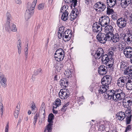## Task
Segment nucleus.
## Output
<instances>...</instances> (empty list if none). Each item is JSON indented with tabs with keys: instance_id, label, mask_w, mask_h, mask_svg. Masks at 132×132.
Returning a JSON list of instances; mask_svg holds the SVG:
<instances>
[{
	"instance_id": "nucleus-1",
	"label": "nucleus",
	"mask_w": 132,
	"mask_h": 132,
	"mask_svg": "<svg viewBox=\"0 0 132 132\" xmlns=\"http://www.w3.org/2000/svg\"><path fill=\"white\" fill-rule=\"evenodd\" d=\"M105 97L108 98L109 100H110L112 98L115 102H117L122 100H123V105L124 106L127 108H129L132 104V99L128 100L127 101L124 98L125 96V95L122 90L120 89H116L115 90L112 89L109 91L105 94Z\"/></svg>"
},
{
	"instance_id": "nucleus-2",
	"label": "nucleus",
	"mask_w": 132,
	"mask_h": 132,
	"mask_svg": "<svg viewBox=\"0 0 132 132\" xmlns=\"http://www.w3.org/2000/svg\"><path fill=\"white\" fill-rule=\"evenodd\" d=\"M116 118L117 120L122 121L126 118V124H130L131 121L132 116V110L131 108L126 109L125 112L121 111L117 113Z\"/></svg>"
},
{
	"instance_id": "nucleus-3",
	"label": "nucleus",
	"mask_w": 132,
	"mask_h": 132,
	"mask_svg": "<svg viewBox=\"0 0 132 132\" xmlns=\"http://www.w3.org/2000/svg\"><path fill=\"white\" fill-rule=\"evenodd\" d=\"M37 0H34V2L31 3L28 2L27 5V8L25 14V18L26 20H27L31 17L34 14V10Z\"/></svg>"
},
{
	"instance_id": "nucleus-4",
	"label": "nucleus",
	"mask_w": 132,
	"mask_h": 132,
	"mask_svg": "<svg viewBox=\"0 0 132 132\" xmlns=\"http://www.w3.org/2000/svg\"><path fill=\"white\" fill-rule=\"evenodd\" d=\"M127 63L124 62H122L120 64V69L123 70L125 69L124 71V74L128 75L129 77L132 76V65H130L127 67Z\"/></svg>"
},
{
	"instance_id": "nucleus-5",
	"label": "nucleus",
	"mask_w": 132,
	"mask_h": 132,
	"mask_svg": "<svg viewBox=\"0 0 132 132\" xmlns=\"http://www.w3.org/2000/svg\"><path fill=\"white\" fill-rule=\"evenodd\" d=\"M96 38L98 41L103 44L105 43L106 41H110L111 39V37L109 36L108 34L102 33H100L97 34Z\"/></svg>"
},
{
	"instance_id": "nucleus-6",
	"label": "nucleus",
	"mask_w": 132,
	"mask_h": 132,
	"mask_svg": "<svg viewBox=\"0 0 132 132\" xmlns=\"http://www.w3.org/2000/svg\"><path fill=\"white\" fill-rule=\"evenodd\" d=\"M95 7V10L98 12H101L104 11L106 9V6L103 2L101 1L96 3L94 5Z\"/></svg>"
},
{
	"instance_id": "nucleus-7",
	"label": "nucleus",
	"mask_w": 132,
	"mask_h": 132,
	"mask_svg": "<svg viewBox=\"0 0 132 132\" xmlns=\"http://www.w3.org/2000/svg\"><path fill=\"white\" fill-rule=\"evenodd\" d=\"M62 34V37L65 42L69 40L72 36L71 31L69 29L65 30Z\"/></svg>"
},
{
	"instance_id": "nucleus-8",
	"label": "nucleus",
	"mask_w": 132,
	"mask_h": 132,
	"mask_svg": "<svg viewBox=\"0 0 132 132\" xmlns=\"http://www.w3.org/2000/svg\"><path fill=\"white\" fill-rule=\"evenodd\" d=\"M128 78L125 76L121 77L117 80V85L118 86L122 87L126 85L127 81Z\"/></svg>"
},
{
	"instance_id": "nucleus-9",
	"label": "nucleus",
	"mask_w": 132,
	"mask_h": 132,
	"mask_svg": "<svg viewBox=\"0 0 132 132\" xmlns=\"http://www.w3.org/2000/svg\"><path fill=\"white\" fill-rule=\"evenodd\" d=\"M70 94L69 90L65 88L60 90L59 93V95L61 99H65L67 98Z\"/></svg>"
},
{
	"instance_id": "nucleus-10",
	"label": "nucleus",
	"mask_w": 132,
	"mask_h": 132,
	"mask_svg": "<svg viewBox=\"0 0 132 132\" xmlns=\"http://www.w3.org/2000/svg\"><path fill=\"white\" fill-rule=\"evenodd\" d=\"M64 8H65V12L63 13V14L61 16V19L63 21H66L67 20L68 18V14L69 13L67 11V10H68V7L67 6H65L64 5L61 8L60 12L61 13L63 12L62 11H64L63 10Z\"/></svg>"
},
{
	"instance_id": "nucleus-11",
	"label": "nucleus",
	"mask_w": 132,
	"mask_h": 132,
	"mask_svg": "<svg viewBox=\"0 0 132 132\" xmlns=\"http://www.w3.org/2000/svg\"><path fill=\"white\" fill-rule=\"evenodd\" d=\"M117 24L120 28H124L126 25L127 20L124 18H120L117 20Z\"/></svg>"
},
{
	"instance_id": "nucleus-12",
	"label": "nucleus",
	"mask_w": 132,
	"mask_h": 132,
	"mask_svg": "<svg viewBox=\"0 0 132 132\" xmlns=\"http://www.w3.org/2000/svg\"><path fill=\"white\" fill-rule=\"evenodd\" d=\"M103 28L99 22H96L94 23L92 27L93 31L94 32L99 33L102 31Z\"/></svg>"
},
{
	"instance_id": "nucleus-13",
	"label": "nucleus",
	"mask_w": 132,
	"mask_h": 132,
	"mask_svg": "<svg viewBox=\"0 0 132 132\" xmlns=\"http://www.w3.org/2000/svg\"><path fill=\"white\" fill-rule=\"evenodd\" d=\"M123 53L126 57L131 58L132 57V48L128 46L125 47L123 50Z\"/></svg>"
},
{
	"instance_id": "nucleus-14",
	"label": "nucleus",
	"mask_w": 132,
	"mask_h": 132,
	"mask_svg": "<svg viewBox=\"0 0 132 132\" xmlns=\"http://www.w3.org/2000/svg\"><path fill=\"white\" fill-rule=\"evenodd\" d=\"M122 35L123 36V39L124 41L127 44H130L132 42V35L130 33H126L124 34H121L120 35Z\"/></svg>"
},
{
	"instance_id": "nucleus-15",
	"label": "nucleus",
	"mask_w": 132,
	"mask_h": 132,
	"mask_svg": "<svg viewBox=\"0 0 132 132\" xmlns=\"http://www.w3.org/2000/svg\"><path fill=\"white\" fill-rule=\"evenodd\" d=\"M103 28L104 31L106 33V34H108L110 37L112 36L114 29L112 26L110 25H107Z\"/></svg>"
},
{
	"instance_id": "nucleus-16",
	"label": "nucleus",
	"mask_w": 132,
	"mask_h": 132,
	"mask_svg": "<svg viewBox=\"0 0 132 132\" xmlns=\"http://www.w3.org/2000/svg\"><path fill=\"white\" fill-rule=\"evenodd\" d=\"M104 53L103 50L102 48H98L94 55V57L95 59L98 60L103 55Z\"/></svg>"
},
{
	"instance_id": "nucleus-17",
	"label": "nucleus",
	"mask_w": 132,
	"mask_h": 132,
	"mask_svg": "<svg viewBox=\"0 0 132 132\" xmlns=\"http://www.w3.org/2000/svg\"><path fill=\"white\" fill-rule=\"evenodd\" d=\"M107 67L104 65L100 66L98 68V72L101 75H104L106 74L108 72Z\"/></svg>"
},
{
	"instance_id": "nucleus-18",
	"label": "nucleus",
	"mask_w": 132,
	"mask_h": 132,
	"mask_svg": "<svg viewBox=\"0 0 132 132\" xmlns=\"http://www.w3.org/2000/svg\"><path fill=\"white\" fill-rule=\"evenodd\" d=\"M102 19L100 22V24L102 26L103 28L105 26H107L108 25V23H109L110 22V19L109 17L107 16H102L101 17Z\"/></svg>"
},
{
	"instance_id": "nucleus-19",
	"label": "nucleus",
	"mask_w": 132,
	"mask_h": 132,
	"mask_svg": "<svg viewBox=\"0 0 132 132\" xmlns=\"http://www.w3.org/2000/svg\"><path fill=\"white\" fill-rule=\"evenodd\" d=\"M0 81L2 86L4 87L7 86V79L2 72L0 73Z\"/></svg>"
},
{
	"instance_id": "nucleus-20",
	"label": "nucleus",
	"mask_w": 132,
	"mask_h": 132,
	"mask_svg": "<svg viewBox=\"0 0 132 132\" xmlns=\"http://www.w3.org/2000/svg\"><path fill=\"white\" fill-rule=\"evenodd\" d=\"M59 55H54L55 59L57 61L59 62L63 60L64 56V51L59 54Z\"/></svg>"
},
{
	"instance_id": "nucleus-21",
	"label": "nucleus",
	"mask_w": 132,
	"mask_h": 132,
	"mask_svg": "<svg viewBox=\"0 0 132 132\" xmlns=\"http://www.w3.org/2000/svg\"><path fill=\"white\" fill-rule=\"evenodd\" d=\"M126 87L127 90H132V77L128 78L126 84Z\"/></svg>"
},
{
	"instance_id": "nucleus-22",
	"label": "nucleus",
	"mask_w": 132,
	"mask_h": 132,
	"mask_svg": "<svg viewBox=\"0 0 132 132\" xmlns=\"http://www.w3.org/2000/svg\"><path fill=\"white\" fill-rule=\"evenodd\" d=\"M121 6L122 7L126 8L131 3V0H121Z\"/></svg>"
},
{
	"instance_id": "nucleus-23",
	"label": "nucleus",
	"mask_w": 132,
	"mask_h": 132,
	"mask_svg": "<svg viewBox=\"0 0 132 132\" xmlns=\"http://www.w3.org/2000/svg\"><path fill=\"white\" fill-rule=\"evenodd\" d=\"M107 89H107V88H105L104 86L102 85L101 86V87H100V88L98 89V91L99 93L100 94H103V93H104V97L105 98L109 100L108 98H106L104 96L105 94H106L108 91L112 90H109L108 91H106Z\"/></svg>"
},
{
	"instance_id": "nucleus-24",
	"label": "nucleus",
	"mask_w": 132,
	"mask_h": 132,
	"mask_svg": "<svg viewBox=\"0 0 132 132\" xmlns=\"http://www.w3.org/2000/svg\"><path fill=\"white\" fill-rule=\"evenodd\" d=\"M106 3L109 7H112L116 3V0H106Z\"/></svg>"
},
{
	"instance_id": "nucleus-25",
	"label": "nucleus",
	"mask_w": 132,
	"mask_h": 132,
	"mask_svg": "<svg viewBox=\"0 0 132 132\" xmlns=\"http://www.w3.org/2000/svg\"><path fill=\"white\" fill-rule=\"evenodd\" d=\"M65 28L63 26H61L59 28L58 32V37L59 39H61L62 38V33L64 32L66 30Z\"/></svg>"
},
{
	"instance_id": "nucleus-26",
	"label": "nucleus",
	"mask_w": 132,
	"mask_h": 132,
	"mask_svg": "<svg viewBox=\"0 0 132 132\" xmlns=\"http://www.w3.org/2000/svg\"><path fill=\"white\" fill-rule=\"evenodd\" d=\"M111 40H112V42L114 43H116L118 42L119 40V36L118 34H115L114 35L113 34V36H111Z\"/></svg>"
},
{
	"instance_id": "nucleus-27",
	"label": "nucleus",
	"mask_w": 132,
	"mask_h": 132,
	"mask_svg": "<svg viewBox=\"0 0 132 132\" xmlns=\"http://www.w3.org/2000/svg\"><path fill=\"white\" fill-rule=\"evenodd\" d=\"M108 56L106 54L103 55L101 57L102 63L106 65L109 62V60L108 59Z\"/></svg>"
},
{
	"instance_id": "nucleus-28",
	"label": "nucleus",
	"mask_w": 132,
	"mask_h": 132,
	"mask_svg": "<svg viewBox=\"0 0 132 132\" xmlns=\"http://www.w3.org/2000/svg\"><path fill=\"white\" fill-rule=\"evenodd\" d=\"M65 3H72L71 4V7H72V6H73L74 7H75L77 4V0H64Z\"/></svg>"
},
{
	"instance_id": "nucleus-29",
	"label": "nucleus",
	"mask_w": 132,
	"mask_h": 132,
	"mask_svg": "<svg viewBox=\"0 0 132 132\" xmlns=\"http://www.w3.org/2000/svg\"><path fill=\"white\" fill-rule=\"evenodd\" d=\"M111 81L109 80L102 81L101 83L103 86H104L107 89L109 88V85H110Z\"/></svg>"
},
{
	"instance_id": "nucleus-30",
	"label": "nucleus",
	"mask_w": 132,
	"mask_h": 132,
	"mask_svg": "<svg viewBox=\"0 0 132 132\" xmlns=\"http://www.w3.org/2000/svg\"><path fill=\"white\" fill-rule=\"evenodd\" d=\"M53 108H56L58 106H59L61 105V102L60 100L57 98L56 99L55 102L53 103Z\"/></svg>"
},
{
	"instance_id": "nucleus-31",
	"label": "nucleus",
	"mask_w": 132,
	"mask_h": 132,
	"mask_svg": "<svg viewBox=\"0 0 132 132\" xmlns=\"http://www.w3.org/2000/svg\"><path fill=\"white\" fill-rule=\"evenodd\" d=\"M54 118V116L53 114L52 113L49 114L48 117V121L49 122L48 124H51L53 123V120Z\"/></svg>"
},
{
	"instance_id": "nucleus-32",
	"label": "nucleus",
	"mask_w": 132,
	"mask_h": 132,
	"mask_svg": "<svg viewBox=\"0 0 132 132\" xmlns=\"http://www.w3.org/2000/svg\"><path fill=\"white\" fill-rule=\"evenodd\" d=\"M112 79V77L110 75H106L103 77L102 80V81L103 80V81L109 80L111 81Z\"/></svg>"
},
{
	"instance_id": "nucleus-33",
	"label": "nucleus",
	"mask_w": 132,
	"mask_h": 132,
	"mask_svg": "<svg viewBox=\"0 0 132 132\" xmlns=\"http://www.w3.org/2000/svg\"><path fill=\"white\" fill-rule=\"evenodd\" d=\"M71 71L69 70H66L64 72V75L68 78H69V77H71Z\"/></svg>"
},
{
	"instance_id": "nucleus-34",
	"label": "nucleus",
	"mask_w": 132,
	"mask_h": 132,
	"mask_svg": "<svg viewBox=\"0 0 132 132\" xmlns=\"http://www.w3.org/2000/svg\"><path fill=\"white\" fill-rule=\"evenodd\" d=\"M18 41L19 42V44L18 45L17 47L18 48V53L20 54L21 53V43L20 40H19Z\"/></svg>"
},
{
	"instance_id": "nucleus-35",
	"label": "nucleus",
	"mask_w": 132,
	"mask_h": 132,
	"mask_svg": "<svg viewBox=\"0 0 132 132\" xmlns=\"http://www.w3.org/2000/svg\"><path fill=\"white\" fill-rule=\"evenodd\" d=\"M114 12V10L108 7H107L106 11L107 14L108 15L112 14Z\"/></svg>"
},
{
	"instance_id": "nucleus-36",
	"label": "nucleus",
	"mask_w": 132,
	"mask_h": 132,
	"mask_svg": "<svg viewBox=\"0 0 132 132\" xmlns=\"http://www.w3.org/2000/svg\"><path fill=\"white\" fill-rule=\"evenodd\" d=\"M11 30L13 32L16 31L17 29L15 24L13 23L11 24Z\"/></svg>"
},
{
	"instance_id": "nucleus-37",
	"label": "nucleus",
	"mask_w": 132,
	"mask_h": 132,
	"mask_svg": "<svg viewBox=\"0 0 132 132\" xmlns=\"http://www.w3.org/2000/svg\"><path fill=\"white\" fill-rule=\"evenodd\" d=\"M112 18L114 20H117L118 18V16L116 12H114L112 14Z\"/></svg>"
},
{
	"instance_id": "nucleus-38",
	"label": "nucleus",
	"mask_w": 132,
	"mask_h": 132,
	"mask_svg": "<svg viewBox=\"0 0 132 132\" xmlns=\"http://www.w3.org/2000/svg\"><path fill=\"white\" fill-rule=\"evenodd\" d=\"M28 44H27V47L25 48L24 50V55L26 57V60L27 59L28 57Z\"/></svg>"
},
{
	"instance_id": "nucleus-39",
	"label": "nucleus",
	"mask_w": 132,
	"mask_h": 132,
	"mask_svg": "<svg viewBox=\"0 0 132 132\" xmlns=\"http://www.w3.org/2000/svg\"><path fill=\"white\" fill-rule=\"evenodd\" d=\"M64 50L62 49L59 48L56 51L54 55H56L58 56L59 55V53H61Z\"/></svg>"
},
{
	"instance_id": "nucleus-40",
	"label": "nucleus",
	"mask_w": 132,
	"mask_h": 132,
	"mask_svg": "<svg viewBox=\"0 0 132 132\" xmlns=\"http://www.w3.org/2000/svg\"><path fill=\"white\" fill-rule=\"evenodd\" d=\"M45 4L44 3H42L39 4L38 6V9L39 10H42L44 8Z\"/></svg>"
},
{
	"instance_id": "nucleus-41",
	"label": "nucleus",
	"mask_w": 132,
	"mask_h": 132,
	"mask_svg": "<svg viewBox=\"0 0 132 132\" xmlns=\"http://www.w3.org/2000/svg\"><path fill=\"white\" fill-rule=\"evenodd\" d=\"M6 16L7 19V21L9 22V23H10V21L11 20V15L10 13L7 12L6 13Z\"/></svg>"
},
{
	"instance_id": "nucleus-42",
	"label": "nucleus",
	"mask_w": 132,
	"mask_h": 132,
	"mask_svg": "<svg viewBox=\"0 0 132 132\" xmlns=\"http://www.w3.org/2000/svg\"><path fill=\"white\" fill-rule=\"evenodd\" d=\"M60 74H56L54 77V81H57L60 79Z\"/></svg>"
},
{
	"instance_id": "nucleus-43",
	"label": "nucleus",
	"mask_w": 132,
	"mask_h": 132,
	"mask_svg": "<svg viewBox=\"0 0 132 132\" xmlns=\"http://www.w3.org/2000/svg\"><path fill=\"white\" fill-rule=\"evenodd\" d=\"M77 99V101L78 102L84 101V98L83 96L78 97Z\"/></svg>"
},
{
	"instance_id": "nucleus-44",
	"label": "nucleus",
	"mask_w": 132,
	"mask_h": 132,
	"mask_svg": "<svg viewBox=\"0 0 132 132\" xmlns=\"http://www.w3.org/2000/svg\"><path fill=\"white\" fill-rule=\"evenodd\" d=\"M71 13H75V15H77V17L79 14V13L78 10L76 9H74V10H73L72 11Z\"/></svg>"
},
{
	"instance_id": "nucleus-45",
	"label": "nucleus",
	"mask_w": 132,
	"mask_h": 132,
	"mask_svg": "<svg viewBox=\"0 0 132 132\" xmlns=\"http://www.w3.org/2000/svg\"><path fill=\"white\" fill-rule=\"evenodd\" d=\"M52 125L48 124L47 126L48 132H51L52 130Z\"/></svg>"
},
{
	"instance_id": "nucleus-46",
	"label": "nucleus",
	"mask_w": 132,
	"mask_h": 132,
	"mask_svg": "<svg viewBox=\"0 0 132 132\" xmlns=\"http://www.w3.org/2000/svg\"><path fill=\"white\" fill-rule=\"evenodd\" d=\"M66 81L65 79H63V80L61 79V86H63V87H65V82Z\"/></svg>"
},
{
	"instance_id": "nucleus-47",
	"label": "nucleus",
	"mask_w": 132,
	"mask_h": 132,
	"mask_svg": "<svg viewBox=\"0 0 132 132\" xmlns=\"http://www.w3.org/2000/svg\"><path fill=\"white\" fill-rule=\"evenodd\" d=\"M9 23H9L8 22H7L6 23L5 25V28L6 29V30H9L10 29H11V27L10 26Z\"/></svg>"
},
{
	"instance_id": "nucleus-48",
	"label": "nucleus",
	"mask_w": 132,
	"mask_h": 132,
	"mask_svg": "<svg viewBox=\"0 0 132 132\" xmlns=\"http://www.w3.org/2000/svg\"><path fill=\"white\" fill-rule=\"evenodd\" d=\"M38 115L39 114L37 113H36L35 116H34L33 121V123H34V124H35L36 123L37 120V117L38 116Z\"/></svg>"
},
{
	"instance_id": "nucleus-49",
	"label": "nucleus",
	"mask_w": 132,
	"mask_h": 132,
	"mask_svg": "<svg viewBox=\"0 0 132 132\" xmlns=\"http://www.w3.org/2000/svg\"><path fill=\"white\" fill-rule=\"evenodd\" d=\"M19 111L18 110H15L14 113V115L15 117V118H18L19 114Z\"/></svg>"
},
{
	"instance_id": "nucleus-50",
	"label": "nucleus",
	"mask_w": 132,
	"mask_h": 132,
	"mask_svg": "<svg viewBox=\"0 0 132 132\" xmlns=\"http://www.w3.org/2000/svg\"><path fill=\"white\" fill-rule=\"evenodd\" d=\"M105 126L104 124H101L100 126H99V129H100L101 130L103 131L104 129H105Z\"/></svg>"
},
{
	"instance_id": "nucleus-51",
	"label": "nucleus",
	"mask_w": 132,
	"mask_h": 132,
	"mask_svg": "<svg viewBox=\"0 0 132 132\" xmlns=\"http://www.w3.org/2000/svg\"><path fill=\"white\" fill-rule=\"evenodd\" d=\"M128 19L130 23L132 24V13L130 14L128 17Z\"/></svg>"
},
{
	"instance_id": "nucleus-52",
	"label": "nucleus",
	"mask_w": 132,
	"mask_h": 132,
	"mask_svg": "<svg viewBox=\"0 0 132 132\" xmlns=\"http://www.w3.org/2000/svg\"><path fill=\"white\" fill-rule=\"evenodd\" d=\"M131 125H129L127 126L126 127V129L125 131V132H127V131L129 130L130 129H131Z\"/></svg>"
},
{
	"instance_id": "nucleus-53",
	"label": "nucleus",
	"mask_w": 132,
	"mask_h": 132,
	"mask_svg": "<svg viewBox=\"0 0 132 132\" xmlns=\"http://www.w3.org/2000/svg\"><path fill=\"white\" fill-rule=\"evenodd\" d=\"M107 55L108 56V57H107L108 60H109V61H113V58L112 57V56H109L108 55Z\"/></svg>"
},
{
	"instance_id": "nucleus-54",
	"label": "nucleus",
	"mask_w": 132,
	"mask_h": 132,
	"mask_svg": "<svg viewBox=\"0 0 132 132\" xmlns=\"http://www.w3.org/2000/svg\"><path fill=\"white\" fill-rule=\"evenodd\" d=\"M72 15L71 14V18L72 19L71 20H74L77 17V15H76L75 13L74 14V13H72Z\"/></svg>"
},
{
	"instance_id": "nucleus-55",
	"label": "nucleus",
	"mask_w": 132,
	"mask_h": 132,
	"mask_svg": "<svg viewBox=\"0 0 132 132\" xmlns=\"http://www.w3.org/2000/svg\"><path fill=\"white\" fill-rule=\"evenodd\" d=\"M4 108V106L3 104L1 103H0V110L1 112L3 111V109Z\"/></svg>"
},
{
	"instance_id": "nucleus-56",
	"label": "nucleus",
	"mask_w": 132,
	"mask_h": 132,
	"mask_svg": "<svg viewBox=\"0 0 132 132\" xmlns=\"http://www.w3.org/2000/svg\"><path fill=\"white\" fill-rule=\"evenodd\" d=\"M93 0H85V3L88 5L90 3H91V2L93 1Z\"/></svg>"
},
{
	"instance_id": "nucleus-57",
	"label": "nucleus",
	"mask_w": 132,
	"mask_h": 132,
	"mask_svg": "<svg viewBox=\"0 0 132 132\" xmlns=\"http://www.w3.org/2000/svg\"><path fill=\"white\" fill-rule=\"evenodd\" d=\"M55 68L57 70V71L59 72L62 69L59 66V65H57L55 67Z\"/></svg>"
},
{
	"instance_id": "nucleus-58",
	"label": "nucleus",
	"mask_w": 132,
	"mask_h": 132,
	"mask_svg": "<svg viewBox=\"0 0 132 132\" xmlns=\"http://www.w3.org/2000/svg\"><path fill=\"white\" fill-rule=\"evenodd\" d=\"M36 106H35V104L34 103H33L32 104L31 106V109L32 111L35 110Z\"/></svg>"
},
{
	"instance_id": "nucleus-59",
	"label": "nucleus",
	"mask_w": 132,
	"mask_h": 132,
	"mask_svg": "<svg viewBox=\"0 0 132 132\" xmlns=\"http://www.w3.org/2000/svg\"><path fill=\"white\" fill-rule=\"evenodd\" d=\"M9 129V126L8 124H7L5 128V132H8Z\"/></svg>"
},
{
	"instance_id": "nucleus-60",
	"label": "nucleus",
	"mask_w": 132,
	"mask_h": 132,
	"mask_svg": "<svg viewBox=\"0 0 132 132\" xmlns=\"http://www.w3.org/2000/svg\"><path fill=\"white\" fill-rule=\"evenodd\" d=\"M20 104L19 103H18L16 107V110H18L19 111L20 110Z\"/></svg>"
},
{
	"instance_id": "nucleus-61",
	"label": "nucleus",
	"mask_w": 132,
	"mask_h": 132,
	"mask_svg": "<svg viewBox=\"0 0 132 132\" xmlns=\"http://www.w3.org/2000/svg\"><path fill=\"white\" fill-rule=\"evenodd\" d=\"M65 105L64 106L63 105V107L61 109V111L64 112L66 111L67 109V108H65Z\"/></svg>"
},
{
	"instance_id": "nucleus-62",
	"label": "nucleus",
	"mask_w": 132,
	"mask_h": 132,
	"mask_svg": "<svg viewBox=\"0 0 132 132\" xmlns=\"http://www.w3.org/2000/svg\"><path fill=\"white\" fill-rule=\"evenodd\" d=\"M114 54V53L112 51H110L108 52V55L109 56H112Z\"/></svg>"
},
{
	"instance_id": "nucleus-63",
	"label": "nucleus",
	"mask_w": 132,
	"mask_h": 132,
	"mask_svg": "<svg viewBox=\"0 0 132 132\" xmlns=\"http://www.w3.org/2000/svg\"><path fill=\"white\" fill-rule=\"evenodd\" d=\"M15 2L17 4H20L21 3V1L20 0H15Z\"/></svg>"
},
{
	"instance_id": "nucleus-64",
	"label": "nucleus",
	"mask_w": 132,
	"mask_h": 132,
	"mask_svg": "<svg viewBox=\"0 0 132 132\" xmlns=\"http://www.w3.org/2000/svg\"><path fill=\"white\" fill-rule=\"evenodd\" d=\"M59 66L62 69L64 67V65L63 63L61 62L60 63V64L59 65Z\"/></svg>"
}]
</instances>
